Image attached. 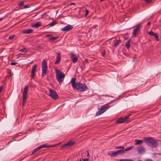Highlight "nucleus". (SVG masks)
<instances>
[{
    "mask_svg": "<svg viewBox=\"0 0 161 161\" xmlns=\"http://www.w3.org/2000/svg\"><path fill=\"white\" fill-rule=\"evenodd\" d=\"M143 141L146 144L152 148H155L157 147V142L152 137H146L144 138Z\"/></svg>",
    "mask_w": 161,
    "mask_h": 161,
    "instance_id": "nucleus-1",
    "label": "nucleus"
},
{
    "mask_svg": "<svg viewBox=\"0 0 161 161\" xmlns=\"http://www.w3.org/2000/svg\"><path fill=\"white\" fill-rule=\"evenodd\" d=\"M55 70L56 73V79L59 83L60 84L63 81V79L65 76V74L57 68H55Z\"/></svg>",
    "mask_w": 161,
    "mask_h": 161,
    "instance_id": "nucleus-2",
    "label": "nucleus"
},
{
    "mask_svg": "<svg viewBox=\"0 0 161 161\" xmlns=\"http://www.w3.org/2000/svg\"><path fill=\"white\" fill-rule=\"evenodd\" d=\"M87 86L84 84L79 82L76 83V86L74 89L80 92L86 91L87 89Z\"/></svg>",
    "mask_w": 161,
    "mask_h": 161,
    "instance_id": "nucleus-3",
    "label": "nucleus"
},
{
    "mask_svg": "<svg viewBox=\"0 0 161 161\" xmlns=\"http://www.w3.org/2000/svg\"><path fill=\"white\" fill-rule=\"evenodd\" d=\"M56 145H49L48 144H43V145H40L39 146V147H37L35 148L32 152L31 155H32L34 153H36L37 151H39L40 149L43 148H46V147H55Z\"/></svg>",
    "mask_w": 161,
    "mask_h": 161,
    "instance_id": "nucleus-4",
    "label": "nucleus"
},
{
    "mask_svg": "<svg viewBox=\"0 0 161 161\" xmlns=\"http://www.w3.org/2000/svg\"><path fill=\"white\" fill-rule=\"evenodd\" d=\"M28 87V85H26L25 86L24 89L22 100V104L23 106L25 104V103L27 99V95Z\"/></svg>",
    "mask_w": 161,
    "mask_h": 161,
    "instance_id": "nucleus-5",
    "label": "nucleus"
},
{
    "mask_svg": "<svg viewBox=\"0 0 161 161\" xmlns=\"http://www.w3.org/2000/svg\"><path fill=\"white\" fill-rule=\"evenodd\" d=\"M47 70V63L45 59H44L42 62V76L45 75Z\"/></svg>",
    "mask_w": 161,
    "mask_h": 161,
    "instance_id": "nucleus-6",
    "label": "nucleus"
},
{
    "mask_svg": "<svg viewBox=\"0 0 161 161\" xmlns=\"http://www.w3.org/2000/svg\"><path fill=\"white\" fill-rule=\"evenodd\" d=\"M110 108V106L108 105H104L101 106L96 114V115L97 116L103 113Z\"/></svg>",
    "mask_w": 161,
    "mask_h": 161,
    "instance_id": "nucleus-7",
    "label": "nucleus"
},
{
    "mask_svg": "<svg viewBox=\"0 0 161 161\" xmlns=\"http://www.w3.org/2000/svg\"><path fill=\"white\" fill-rule=\"evenodd\" d=\"M49 96L53 99L56 100L58 97V96L56 92L52 89H50L49 90Z\"/></svg>",
    "mask_w": 161,
    "mask_h": 161,
    "instance_id": "nucleus-8",
    "label": "nucleus"
},
{
    "mask_svg": "<svg viewBox=\"0 0 161 161\" xmlns=\"http://www.w3.org/2000/svg\"><path fill=\"white\" fill-rule=\"evenodd\" d=\"M142 27L141 24L137 25L136 26V27L134 29L133 32L132 36L133 37H136L137 33L139 29Z\"/></svg>",
    "mask_w": 161,
    "mask_h": 161,
    "instance_id": "nucleus-9",
    "label": "nucleus"
},
{
    "mask_svg": "<svg viewBox=\"0 0 161 161\" xmlns=\"http://www.w3.org/2000/svg\"><path fill=\"white\" fill-rule=\"evenodd\" d=\"M37 67V65L36 64L35 65L32 67V70L31 71V78L32 79H34V76L35 75Z\"/></svg>",
    "mask_w": 161,
    "mask_h": 161,
    "instance_id": "nucleus-10",
    "label": "nucleus"
},
{
    "mask_svg": "<svg viewBox=\"0 0 161 161\" xmlns=\"http://www.w3.org/2000/svg\"><path fill=\"white\" fill-rule=\"evenodd\" d=\"M73 27L71 25H68L61 29V31L65 32L68 31L72 30Z\"/></svg>",
    "mask_w": 161,
    "mask_h": 161,
    "instance_id": "nucleus-11",
    "label": "nucleus"
},
{
    "mask_svg": "<svg viewBox=\"0 0 161 161\" xmlns=\"http://www.w3.org/2000/svg\"><path fill=\"white\" fill-rule=\"evenodd\" d=\"M148 33L150 36H153L155 38V39L157 41H159L158 36V34L157 33H154L153 32L151 31H149Z\"/></svg>",
    "mask_w": 161,
    "mask_h": 161,
    "instance_id": "nucleus-12",
    "label": "nucleus"
},
{
    "mask_svg": "<svg viewBox=\"0 0 161 161\" xmlns=\"http://www.w3.org/2000/svg\"><path fill=\"white\" fill-rule=\"evenodd\" d=\"M61 58V56L60 53H57V55L56 57V60L55 62L54 63L55 64H58L60 61V59Z\"/></svg>",
    "mask_w": 161,
    "mask_h": 161,
    "instance_id": "nucleus-13",
    "label": "nucleus"
},
{
    "mask_svg": "<svg viewBox=\"0 0 161 161\" xmlns=\"http://www.w3.org/2000/svg\"><path fill=\"white\" fill-rule=\"evenodd\" d=\"M75 142H72L71 141L69 142L68 143L65 144L64 146H62V147L63 148L65 147H69L73 146L74 144H75Z\"/></svg>",
    "mask_w": 161,
    "mask_h": 161,
    "instance_id": "nucleus-14",
    "label": "nucleus"
},
{
    "mask_svg": "<svg viewBox=\"0 0 161 161\" xmlns=\"http://www.w3.org/2000/svg\"><path fill=\"white\" fill-rule=\"evenodd\" d=\"M71 58L74 63H75L78 60V57L75 54L73 53L71 54Z\"/></svg>",
    "mask_w": 161,
    "mask_h": 161,
    "instance_id": "nucleus-15",
    "label": "nucleus"
},
{
    "mask_svg": "<svg viewBox=\"0 0 161 161\" xmlns=\"http://www.w3.org/2000/svg\"><path fill=\"white\" fill-rule=\"evenodd\" d=\"M75 78H73L71 80V83L72 86L73 88V89L75 88V86H76V83H75Z\"/></svg>",
    "mask_w": 161,
    "mask_h": 161,
    "instance_id": "nucleus-16",
    "label": "nucleus"
},
{
    "mask_svg": "<svg viewBox=\"0 0 161 161\" xmlns=\"http://www.w3.org/2000/svg\"><path fill=\"white\" fill-rule=\"evenodd\" d=\"M108 154V155H109L112 157H115L118 155V154L117 152V151H116V152L110 151L109 152V153Z\"/></svg>",
    "mask_w": 161,
    "mask_h": 161,
    "instance_id": "nucleus-17",
    "label": "nucleus"
},
{
    "mask_svg": "<svg viewBox=\"0 0 161 161\" xmlns=\"http://www.w3.org/2000/svg\"><path fill=\"white\" fill-rule=\"evenodd\" d=\"M41 25V23L40 22H38L36 23L31 25V26L33 27L37 28L40 26Z\"/></svg>",
    "mask_w": 161,
    "mask_h": 161,
    "instance_id": "nucleus-18",
    "label": "nucleus"
},
{
    "mask_svg": "<svg viewBox=\"0 0 161 161\" xmlns=\"http://www.w3.org/2000/svg\"><path fill=\"white\" fill-rule=\"evenodd\" d=\"M34 31L32 29H28L24 31L23 33L24 34H30L33 32Z\"/></svg>",
    "mask_w": 161,
    "mask_h": 161,
    "instance_id": "nucleus-19",
    "label": "nucleus"
},
{
    "mask_svg": "<svg viewBox=\"0 0 161 161\" xmlns=\"http://www.w3.org/2000/svg\"><path fill=\"white\" fill-rule=\"evenodd\" d=\"M135 142H136L135 145H142L143 142V140H138L137 139H136L135 140Z\"/></svg>",
    "mask_w": 161,
    "mask_h": 161,
    "instance_id": "nucleus-20",
    "label": "nucleus"
},
{
    "mask_svg": "<svg viewBox=\"0 0 161 161\" xmlns=\"http://www.w3.org/2000/svg\"><path fill=\"white\" fill-rule=\"evenodd\" d=\"M116 123L117 124L123 123H124V119H123V118L121 117L116 120Z\"/></svg>",
    "mask_w": 161,
    "mask_h": 161,
    "instance_id": "nucleus-21",
    "label": "nucleus"
},
{
    "mask_svg": "<svg viewBox=\"0 0 161 161\" xmlns=\"http://www.w3.org/2000/svg\"><path fill=\"white\" fill-rule=\"evenodd\" d=\"M121 42V41L120 39L117 40L114 42V47H116L119 44V43Z\"/></svg>",
    "mask_w": 161,
    "mask_h": 161,
    "instance_id": "nucleus-22",
    "label": "nucleus"
},
{
    "mask_svg": "<svg viewBox=\"0 0 161 161\" xmlns=\"http://www.w3.org/2000/svg\"><path fill=\"white\" fill-rule=\"evenodd\" d=\"M130 39H129L125 44V47L128 49L130 48Z\"/></svg>",
    "mask_w": 161,
    "mask_h": 161,
    "instance_id": "nucleus-23",
    "label": "nucleus"
},
{
    "mask_svg": "<svg viewBox=\"0 0 161 161\" xmlns=\"http://www.w3.org/2000/svg\"><path fill=\"white\" fill-rule=\"evenodd\" d=\"M130 115H129L128 116L125 117L124 118H123V119H124V121L125 123H128L129 122V121L128 120V119L129 118Z\"/></svg>",
    "mask_w": 161,
    "mask_h": 161,
    "instance_id": "nucleus-24",
    "label": "nucleus"
},
{
    "mask_svg": "<svg viewBox=\"0 0 161 161\" xmlns=\"http://www.w3.org/2000/svg\"><path fill=\"white\" fill-rule=\"evenodd\" d=\"M138 152L139 153H141L144 151V148L142 147H140L137 148Z\"/></svg>",
    "mask_w": 161,
    "mask_h": 161,
    "instance_id": "nucleus-25",
    "label": "nucleus"
},
{
    "mask_svg": "<svg viewBox=\"0 0 161 161\" xmlns=\"http://www.w3.org/2000/svg\"><path fill=\"white\" fill-rule=\"evenodd\" d=\"M118 155L119 154H124L125 153V151L123 150H119L117 151Z\"/></svg>",
    "mask_w": 161,
    "mask_h": 161,
    "instance_id": "nucleus-26",
    "label": "nucleus"
},
{
    "mask_svg": "<svg viewBox=\"0 0 161 161\" xmlns=\"http://www.w3.org/2000/svg\"><path fill=\"white\" fill-rule=\"evenodd\" d=\"M58 36H57L56 37H51L50 38V40H57L58 38Z\"/></svg>",
    "mask_w": 161,
    "mask_h": 161,
    "instance_id": "nucleus-27",
    "label": "nucleus"
},
{
    "mask_svg": "<svg viewBox=\"0 0 161 161\" xmlns=\"http://www.w3.org/2000/svg\"><path fill=\"white\" fill-rule=\"evenodd\" d=\"M57 23L55 21H53L50 24H49L48 25H49L50 26H52L55 25Z\"/></svg>",
    "mask_w": 161,
    "mask_h": 161,
    "instance_id": "nucleus-28",
    "label": "nucleus"
},
{
    "mask_svg": "<svg viewBox=\"0 0 161 161\" xmlns=\"http://www.w3.org/2000/svg\"><path fill=\"white\" fill-rule=\"evenodd\" d=\"M23 55H24V54H22L21 53H19L18 54H17L16 55V56L17 57V58H19L21 57H22V56Z\"/></svg>",
    "mask_w": 161,
    "mask_h": 161,
    "instance_id": "nucleus-29",
    "label": "nucleus"
},
{
    "mask_svg": "<svg viewBox=\"0 0 161 161\" xmlns=\"http://www.w3.org/2000/svg\"><path fill=\"white\" fill-rule=\"evenodd\" d=\"M27 49L26 48H24L23 49H21L20 50V51H21L22 52H26L27 51Z\"/></svg>",
    "mask_w": 161,
    "mask_h": 161,
    "instance_id": "nucleus-30",
    "label": "nucleus"
},
{
    "mask_svg": "<svg viewBox=\"0 0 161 161\" xmlns=\"http://www.w3.org/2000/svg\"><path fill=\"white\" fill-rule=\"evenodd\" d=\"M115 148L116 149H124V147L123 146H117L115 147Z\"/></svg>",
    "mask_w": 161,
    "mask_h": 161,
    "instance_id": "nucleus-31",
    "label": "nucleus"
},
{
    "mask_svg": "<svg viewBox=\"0 0 161 161\" xmlns=\"http://www.w3.org/2000/svg\"><path fill=\"white\" fill-rule=\"evenodd\" d=\"M105 53H106L105 51L104 50L101 53L102 55L104 57L105 54Z\"/></svg>",
    "mask_w": 161,
    "mask_h": 161,
    "instance_id": "nucleus-32",
    "label": "nucleus"
},
{
    "mask_svg": "<svg viewBox=\"0 0 161 161\" xmlns=\"http://www.w3.org/2000/svg\"><path fill=\"white\" fill-rule=\"evenodd\" d=\"M132 147H128L127 148L125 149L124 150V151H125H125H128V150H130V149H131Z\"/></svg>",
    "mask_w": 161,
    "mask_h": 161,
    "instance_id": "nucleus-33",
    "label": "nucleus"
},
{
    "mask_svg": "<svg viewBox=\"0 0 161 161\" xmlns=\"http://www.w3.org/2000/svg\"><path fill=\"white\" fill-rule=\"evenodd\" d=\"M89 12V10L87 9H86V12L85 14V16H86L88 14Z\"/></svg>",
    "mask_w": 161,
    "mask_h": 161,
    "instance_id": "nucleus-34",
    "label": "nucleus"
},
{
    "mask_svg": "<svg viewBox=\"0 0 161 161\" xmlns=\"http://www.w3.org/2000/svg\"><path fill=\"white\" fill-rule=\"evenodd\" d=\"M14 35H11L9 36L8 39L9 40L13 39L14 36Z\"/></svg>",
    "mask_w": 161,
    "mask_h": 161,
    "instance_id": "nucleus-35",
    "label": "nucleus"
},
{
    "mask_svg": "<svg viewBox=\"0 0 161 161\" xmlns=\"http://www.w3.org/2000/svg\"><path fill=\"white\" fill-rule=\"evenodd\" d=\"M24 4L23 2H21L19 3V5L21 6L22 7L23 5Z\"/></svg>",
    "mask_w": 161,
    "mask_h": 161,
    "instance_id": "nucleus-36",
    "label": "nucleus"
},
{
    "mask_svg": "<svg viewBox=\"0 0 161 161\" xmlns=\"http://www.w3.org/2000/svg\"><path fill=\"white\" fill-rule=\"evenodd\" d=\"M18 64V63H16V62H11L10 64L11 65H15L16 64Z\"/></svg>",
    "mask_w": 161,
    "mask_h": 161,
    "instance_id": "nucleus-37",
    "label": "nucleus"
},
{
    "mask_svg": "<svg viewBox=\"0 0 161 161\" xmlns=\"http://www.w3.org/2000/svg\"><path fill=\"white\" fill-rule=\"evenodd\" d=\"M30 6L28 4H27L24 6V8H26L29 7Z\"/></svg>",
    "mask_w": 161,
    "mask_h": 161,
    "instance_id": "nucleus-38",
    "label": "nucleus"
},
{
    "mask_svg": "<svg viewBox=\"0 0 161 161\" xmlns=\"http://www.w3.org/2000/svg\"><path fill=\"white\" fill-rule=\"evenodd\" d=\"M46 36L49 37L50 38L51 37H52V34H47V35H46Z\"/></svg>",
    "mask_w": 161,
    "mask_h": 161,
    "instance_id": "nucleus-39",
    "label": "nucleus"
},
{
    "mask_svg": "<svg viewBox=\"0 0 161 161\" xmlns=\"http://www.w3.org/2000/svg\"><path fill=\"white\" fill-rule=\"evenodd\" d=\"M83 161H89V160L87 158H85L83 159Z\"/></svg>",
    "mask_w": 161,
    "mask_h": 161,
    "instance_id": "nucleus-40",
    "label": "nucleus"
},
{
    "mask_svg": "<svg viewBox=\"0 0 161 161\" xmlns=\"http://www.w3.org/2000/svg\"><path fill=\"white\" fill-rule=\"evenodd\" d=\"M88 62V59H86L84 61V63H87Z\"/></svg>",
    "mask_w": 161,
    "mask_h": 161,
    "instance_id": "nucleus-41",
    "label": "nucleus"
},
{
    "mask_svg": "<svg viewBox=\"0 0 161 161\" xmlns=\"http://www.w3.org/2000/svg\"><path fill=\"white\" fill-rule=\"evenodd\" d=\"M146 161H153L151 159H146Z\"/></svg>",
    "mask_w": 161,
    "mask_h": 161,
    "instance_id": "nucleus-42",
    "label": "nucleus"
},
{
    "mask_svg": "<svg viewBox=\"0 0 161 161\" xmlns=\"http://www.w3.org/2000/svg\"><path fill=\"white\" fill-rule=\"evenodd\" d=\"M150 24H151V23H150V22H149L147 23V25H150Z\"/></svg>",
    "mask_w": 161,
    "mask_h": 161,
    "instance_id": "nucleus-43",
    "label": "nucleus"
},
{
    "mask_svg": "<svg viewBox=\"0 0 161 161\" xmlns=\"http://www.w3.org/2000/svg\"><path fill=\"white\" fill-rule=\"evenodd\" d=\"M75 3H70V5H75Z\"/></svg>",
    "mask_w": 161,
    "mask_h": 161,
    "instance_id": "nucleus-44",
    "label": "nucleus"
},
{
    "mask_svg": "<svg viewBox=\"0 0 161 161\" xmlns=\"http://www.w3.org/2000/svg\"><path fill=\"white\" fill-rule=\"evenodd\" d=\"M3 19V18L2 17L0 18V21H2Z\"/></svg>",
    "mask_w": 161,
    "mask_h": 161,
    "instance_id": "nucleus-45",
    "label": "nucleus"
},
{
    "mask_svg": "<svg viewBox=\"0 0 161 161\" xmlns=\"http://www.w3.org/2000/svg\"><path fill=\"white\" fill-rule=\"evenodd\" d=\"M89 155V152L88 151H87V156H88Z\"/></svg>",
    "mask_w": 161,
    "mask_h": 161,
    "instance_id": "nucleus-46",
    "label": "nucleus"
},
{
    "mask_svg": "<svg viewBox=\"0 0 161 161\" xmlns=\"http://www.w3.org/2000/svg\"><path fill=\"white\" fill-rule=\"evenodd\" d=\"M79 161H82V160H81V159H80L79 160Z\"/></svg>",
    "mask_w": 161,
    "mask_h": 161,
    "instance_id": "nucleus-47",
    "label": "nucleus"
},
{
    "mask_svg": "<svg viewBox=\"0 0 161 161\" xmlns=\"http://www.w3.org/2000/svg\"><path fill=\"white\" fill-rule=\"evenodd\" d=\"M0 2H3V1H2L1 0H0Z\"/></svg>",
    "mask_w": 161,
    "mask_h": 161,
    "instance_id": "nucleus-48",
    "label": "nucleus"
},
{
    "mask_svg": "<svg viewBox=\"0 0 161 161\" xmlns=\"http://www.w3.org/2000/svg\"><path fill=\"white\" fill-rule=\"evenodd\" d=\"M2 0V1H3H3H4V0Z\"/></svg>",
    "mask_w": 161,
    "mask_h": 161,
    "instance_id": "nucleus-49",
    "label": "nucleus"
},
{
    "mask_svg": "<svg viewBox=\"0 0 161 161\" xmlns=\"http://www.w3.org/2000/svg\"><path fill=\"white\" fill-rule=\"evenodd\" d=\"M112 38H110L109 40H110Z\"/></svg>",
    "mask_w": 161,
    "mask_h": 161,
    "instance_id": "nucleus-50",
    "label": "nucleus"
}]
</instances>
